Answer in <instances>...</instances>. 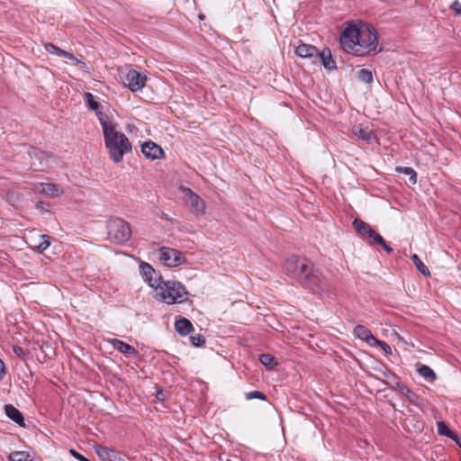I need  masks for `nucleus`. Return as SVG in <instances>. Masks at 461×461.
<instances>
[{
  "instance_id": "c9c22d12",
  "label": "nucleus",
  "mask_w": 461,
  "mask_h": 461,
  "mask_svg": "<svg viewBox=\"0 0 461 461\" xmlns=\"http://www.w3.org/2000/svg\"><path fill=\"white\" fill-rule=\"evenodd\" d=\"M246 399L247 400H252V399L266 400L267 397L262 392L251 391V392L246 393Z\"/></svg>"
},
{
  "instance_id": "5701e85b",
  "label": "nucleus",
  "mask_w": 461,
  "mask_h": 461,
  "mask_svg": "<svg viewBox=\"0 0 461 461\" xmlns=\"http://www.w3.org/2000/svg\"><path fill=\"white\" fill-rule=\"evenodd\" d=\"M112 345L113 346V348L115 349L119 350L120 352H122V354H124L128 357L129 356H136L138 354V351L133 347H131V345H129L122 340L113 339L112 340Z\"/></svg>"
},
{
  "instance_id": "b1692460",
  "label": "nucleus",
  "mask_w": 461,
  "mask_h": 461,
  "mask_svg": "<svg viewBox=\"0 0 461 461\" xmlns=\"http://www.w3.org/2000/svg\"><path fill=\"white\" fill-rule=\"evenodd\" d=\"M319 60L321 61L323 67L326 69H333L336 68V62L333 60L331 51L330 49H323L322 51H319Z\"/></svg>"
},
{
  "instance_id": "473e14b6",
  "label": "nucleus",
  "mask_w": 461,
  "mask_h": 461,
  "mask_svg": "<svg viewBox=\"0 0 461 461\" xmlns=\"http://www.w3.org/2000/svg\"><path fill=\"white\" fill-rule=\"evenodd\" d=\"M353 132L357 138L366 140H369L373 135L372 131L362 129L360 127H355Z\"/></svg>"
},
{
  "instance_id": "4468645a",
  "label": "nucleus",
  "mask_w": 461,
  "mask_h": 461,
  "mask_svg": "<svg viewBox=\"0 0 461 461\" xmlns=\"http://www.w3.org/2000/svg\"><path fill=\"white\" fill-rule=\"evenodd\" d=\"M141 152L147 158L152 160L159 159L164 156L161 147L151 140L146 141L141 145Z\"/></svg>"
},
{
  "instance_id": "c85d7f7f",
  "label": "nucleus",
  "mask_w": 461,
  "mask_h": 461,
  "mask_svg": "<svg viewBox=\"0 0 461 461\" xmlns=\"http://www.w3.org/2000/svg\"><path fill=\"white\" fill-rule=\"evenodd\" d=\"M396 171L409 176V179L411 184L414 185L417 183V173L413 168L409 167H397Z\"/></svg>"
},
{
  "instance_id": "f704fd0d",
  "label": "nucleus",
  "mask_w": 461,
  "mask_h": 461,
  "mask_svg": "<svg viewBox=\"0 0 461 461\" xmlns=\"http://www.w3.org/2000/svg\"><path fill=\"white\" fill-rule=\"evenodd\" d=\"M41 241L36 245L40 251H44L50 245V237L48 235H41Z\"/></svg>"
},
{
  "instance_id": "f03ea898",
  "label": "nucleus",
  "mask_w": 461,
  "mask_h": 461,
  "mask_svg": "<svg viewBox=\"0 0 461 461\" xmlns=\"http://www.w3.org/2000/svg\"><path fill=\"white\" fill-rule=\"evenodd\" d=\"M102 126L105 146L109 149L111 158L118 163L122 160L125 153L131 150V145L126 135L116 129L110 115L98 114Z\"/></svg>"
},
{
  "instance_id": "a18cd8bd",
  "label": "nucleus",
  "mask_w": 461,
  "mask_h": 461,
  "mask_svg": "<svg viewBox=\"0 0 461 461\" xmlns=\"http://www.w3.org/2000/svg\"><path fill=\"white\" fill-rule=\"evenodd\" d=\"M162 393H158V395H157V398H158L159 400H162Z\"/></svg>"
},
{
  "instance_id": "9b49d317",
  "label": "nucleus",
  "mask_w": 461,
  "mask_h": 461,
  "mask_svg": "<svg viewBox=\"0 0 461 461\" xmlns=\"http://www.w3.org/2000/svg\"><path fill=\"white\" fill-rule=\"evenodd\" d=\"M146 80V75L134 69L129 70L124 77V84L127 85L132 92L140 90L145 86Z\"/></svg>"
},
{
  "instance_id": "cd10ccee",
  "label": "nucleus",
  "mask_w": 461,
  "mask_h": 461,
  "mask_svg": "<svg viewBox=\"0 0 461 461\" xmlns=\"http://www.w3.org/2000/svg\"><path fill=\"white\" fill-rule=\"evenodd\" d=\"M418 373L420 376L429 381H434L437 377L435 372L426 365L420 366L418 368Z\"/></svg>"
},
{
  "instance_id": "dca6fc26",
  "label": "nucleus",
  "mask_w": 461,
  "mask_h": 461,
  "mask_svg": "<svg viewBox=\"0 0 461 461\" xmlns=\"http://www.w3.org/2000/svg\"><path fill=\"white\" fill-rule=\"evenodd\" d=\"M5 412L6 416L14 422L21 427H25L24 418L23 413L12 404L5 405Z\"/></svg>"
},
{
  "instance_id": "393cba45",
  "label": "nucleus",
  "mask_w": 461,
  "mask_h": 461,
  "mask_svg": "<svg viewBox=\"0 0 461 461\" xmlns=\"http://www.w3.org/2000/svg\"><path fill=\"white\" fill-rule=\"evenodd\" d=\"M84 99H85V102H86L88 109L95 111L97 117H98V114H100V113L103 115H108L106 113L99 110L100 104L95 100V96L92 93H90V92L85 93Z\"/></svg>"
},
{
  "instance_id": "423d86ee",
  "label": "nucleus",
  "mask_w": 461,
  "mask_h": 461,
  "mask_svg": "<svg viewBox=\"0 0 461 461\" xmlns=\"http://www.w3.org/2000/svg\"><path fill=\"white\" fill-rule=\"evenodd\" d=\"M311 263L303 258L290 257L284 264V270L292 278L300 283L307 268L311 267Z\"/></svg>"
},
{
  "instance_id": "7ed1b4c3",
  "label": "nucleus",
  "mask_w": 461,
  "mask_h": 461,
  "mask_svg": "<svg viewBox=\"0 0 461 461\" xmlns=\"http://www.w3.org/2000/svg\"><path fill=\"white\" fill-rule=\"evenodd\" d=\"M155 289L157 298L167 304L181 303L187 300L188 293L178 281H164L161 279Z\"/></svg>"
},
{
  "instance_id": "49530a36",
  "label": "nucleus",
  "mask_w": 461,
  "mask_h": 461,
  "mask_svg": "<svg viewBox=\"0 0 461 461\" xmlns=\"http://www.w3.org/2000/svg\"><path fill=\"white\" fill-rule=\"evenodd\" d=\"M162 393H158V395H157V398H158L159 400H162Z\"/></svg>"
},
{
  "instance_id": "9d476101",
  "label": "nucleus",
  "mask_w": 461,
  "mask_h": 461,
  "mask_svg": "<svg viewBox=\"0 0 461 461\" xmlns=\"http://www.w3.org/2000/svg\"><path fill=\"white\" fill-rule=\"evenodd\" d=\"M28 154L32 160V166L51 167L56 163L54 157L50 152L42 151L36 148H31Z\"/></svg>"
},
{
  "instance_id": "39448f33",
  "label": "nucleus",
  "mask_w": 461,
  "mask_h": 461,
  "mask_svg": "<svg viewBox=\"0 0 461 461\" xmlns=\"http://www.w3.org/2000/svg\"><path fill=\"white\" fill-rule=\"evenodd\" d=\"M107 234L109 240L116 244H123L131 236L130 224L122 218H112L107 222Z\"/></svg>"
},
{
  "instance_id": "ddd939ff",
  "label": "nucleus",
  "mask_w": 461,
  "mask_h": 461,
  "mask_svg": "<svg viewBox=\"0 0 461 461\" xmlns=\"http://www.w3.org/2000/svg\"><path fill=\"white\" fill-rule=\"evenodd\" d=\"M295 54L300 58L311 59L312 63L319 60L320 57L319 50L315 46L304 43L296 47Z\"/></svg>"
},
{
  "instance_id": "e433bc0d",
  "label": "nucleus",
  "mask_w": 461,
  "mask_h": 461,
  "mask_svg": "<svg viewBox=\"0 0 461 461\" xmlns=\"http://www.w3.org/2000/svg\"><path fill=\"white\" fill-rule=\"evenodd\" d=\"M190 340H191L192 344L195 347L203 346L205 342L204 337L201 334H196V335L191 336Z\"/></svg>"
},
{
  "instance_id": "a19ab883",
  "label": "nucleus",
  "mask_w": 461,
  "mask_h": 461,
  "mask_svg": "<svg viewBox=\"0 0 461 461\" xmlns=\"http://www.w3.org/2000/svg\"><path fill=\"white\" fill-rule=\"evenodd\" d=\"M5 363L0 359V380L5 376Z\"/></svg>"
},
{
  "instance_id": "6ab92c4d",
  "label": "nucleus",
  "mask_w": 461,
  "mask_h": 461,
  "mask_svg": "<svg viewBox=\"0 0 461 461\" xmlns=\"http://www.w3.org/2000/svg\"><path fill=\"white\" fill-rule=\"evenodd\" d=\"M354 334L356 335V337L366 341L370 345H373L374 341L376 339L373 336L370 330L364 325H357L354 329Z\"/></svg>"
},
{
  "instance_id": "2f4dec72",
  "label": "nucleus",
  "mask_w": 461,
  "mask_h": 461,
  "mask_svg": "<svg viewBox=\"0 0 461 461\" xmlns=\"http://www.w3.org/2000/svg\"><path fill=\"white\" fill-rule=\"evenodd\" d=\"M259 359L267 368H273L276 365L275 357L270 354H262Z\"/></svg>"
},
{
  "instance_id": "7c9ffc66",
  "label": "nucleus",
  "mask_w": 461,
  "mask_h": 461,
  "mask_svg": "<svg viewBox=\"0 0 461 461\" xmlns=\"http://www.w3.org/2000/svg\"><path fill=\"white\" fill-rule=\"evenodd\" d=\"M438 432L439 435L446 436L452 439L456 438V434L442 421L438 422Z\"/></svg>"
},
{
  "instance_id": "ea45409f",
  "label": "nucleus",
  "mask_w": 461,
  "mask_h": 461,
  "mask_svg": "<svg viewBox=\"0 0 461 461\" xmlns=\"http://www.w3.org/2000/svg\"><path fill=\"white\" fill-rule=\"evenodd\" d=\"M13 351L15 353L16 356H18L21 358H24L26 356L23 348L20 346H14Z\"/></svg>"
},
{
  "instance_id": "a211bd4d",
  "label": "nucleus",
  "mask_w": 461,
  "mask_h": 461,
  "mask_svg": "<svg viewBox=\"0 0 461 461\" xmlns=\"http://www.w3.org/2000/svg\"><path fill=\"white\" fill-rule=\"evenodd\" d=\"M95 452L104 461H114L118 457L117 451L101 445L95 447Z\"/></svg>"
},
{
  "instance_id": "c756f323",
  "label": "nucleus",
  "mask_w": 461,
  "mask_h": 461,
  "mask_svg": "<svg viewBox=\"0 0 461 461\" xmlns=\"http://www.w3.org/2000/svg\"><path fill=\"white\" fill-rule=\"evenodd\" d=\"M357 77L363 83L369 84L373 81V74L370 70L362 68L357 71Z\"/></svg>"
},
{
  "instance_id": "f257e3e1",
  "label": "nucleus",
  "mask_w": 461,
  "mask_h": 461,
  "mask_svg": "<svg viewBox=\"0 0 461 461\" xmlns=\"http://www.w3.org/2000/svg\"><path fill=\"white\" fill-rule=\"evenodd\" d=\"M378 37L375 29L364 23H348L340 35L344 51L356 56H365L375 51Z\"/></svg>"
},
{
  "instance_id": "72a5a7b5",
  "label": "nucleus",
  "mask_w": 461,
  "mask_h": 461,
  "mask_svg": "<svg viewBox=\"0 0 461 461\" xmlns=\"http://www.w3.org/2000/svg\"><path fill=\"white\" fill-rule=\"evenodd\" d=\"M44 48L49 53L52 55L61 57L62 54H64V50H61L59 47L50 42L45 43Z\"/></svg>"
},
{
  "instance_id": "4be33fe9",
  "label": "nucleus",
  "mask_w": 461,
  "mask_h": 461,
  "mask_svg": "<svg viewBox=\"0 0 461 461\" xmlns=\"http://www.w3.org/2000/svg\"><path fill=\"white\" fill-rule=\"evenodd\" d=\"M175 329L177 333H179L182 336H186L190 334L193 330V324L192 322L186 319V318H181L175 322Z\"/></svg>"
},
{
  "instance_id": "1a4fd4ad",
  "label": "nucleus",
  "mask_w": 461,
  "mask_h": 461,
  "mask_svg": "<svg viewBox=\"0 0 461 461\" xmlns=\"http://www.w3.org/2000/svg\"><path fill=\"white\" fill-rule=\"evenodd\" d=\"M181 190L185 194V203L191 212L196 214H203L205 212V203L200 196L188 187L181 186Z\"/></svg>"
},
{
  "instance_id": "c03bdc74",
  "label": "nucleus",
  "mask_w": 461,
  "mask_h": 461,
  "mask_svg": "<svg viewBox=\"0 0 461 461\" xmlns=\"http://www.w3.org/2000/svg\"><path fill=\"white\" fill-rule=\"evenodd\" d=\"M74 62H75L76 65H82L84 67H86V62H84L83 60L78 59L77 58H76V59H74Z\"/></svg>"
},
{
  "instance_id": "bb28decb",
  "label": "nucleus",
  "mask_w": 461,
  "mask_h": 461,
  "mask_svg": "<svg viewBox=\"0 0 461 461\" xmlns=\"http://www.w3.org/2000/svg\"><path fill=\"white\" fill-rule=\"evenodd\" d=\"M411 260L415 265L416 268L425 276H430V272L427 266L420 260L418 255L413 254L411 256Z\"/></svg>"
},
{
  "instance_id": "2eb2a0df",
  "label": "nucleus",
  "mask_w": 461,
  "mask_h": 461,
  "mask_svg": "<svg viewBox=\"0 0 461 461\" xmlns=\"http://www.w3.org/2000/svg\"><path fill=\"white\" fill-rule=\"evenodd\" d=\"M140 268L145 281L149 285V286L155 288L162 277L160 276L157 277L155 269L148 263L142 262L140 265Z\"/></svg>"
},
{
  "instance_id": "a878e982",
  "label": "nucleus",
  "mask_w": 461,
  "mask_h": 461,
  "mask_svg": "<svg viewBox=\"0 0 461 461\" xmlns=\"http://www.w3.org/2000/svg\"><path fill=\"white\" fill-rule=\"evenodd\" d=\"M10 461H32V457L26 451H13L8 456Z\"/></svg>"
},
{
  "instance_id": "79ce46f5",
  "label": "nucleus",
  "mask_w": 461,
  "mask_h": 461,
  "mask_svg": "<svg viewBox=\"0 0 461 461\" xmlns=\"http://www.w3.org/2000/svg\"><path fill=\"white\" fill-rule=\"evenodd\" d=\"M71 453L74 456H76L77 459H79L80 461H89L87 458H86L85 456H83L82 455L77 453L76 451L74 450H71Z\"/></svg>"
},
{
  "instance_id": "6e6552de",
  "label": "nucleus",
  "mask_w": 461,
  "mask_h": 461,
  "mask_svg": "<svg viewBox=\"0 0 461 461\" xmlns=\"http://www.w3.org/2000/svg\"><path fill=\"white\" fill-rule=\"evenodd\" d=\"M159 260L168 267H175L185 262L184 254L175 249L161 247L159 249Z\"/></svg>"
},
{
  "instance_id": "aec40b11",
  "label": "nucleus",
  "mask_w": 461,
  "mask_h": 461,
  "mask_svg": "<svg viewBox=\"0 0 461 461\" xmlns=\"http://www.w3.org/2000/svg\"><path fill=\"white\" fill-rule=\"evenodd\" d=\"M366 241L370 246H375V245L382 246L387 253L393 252V249L386 244L384 238L379 233L375 231L374 230H372L371 234L369 235V237L367 238V240Z\"/></svg>"
},
{
  "instance_id": "20e7f679",
  "label": "nucleus",
  "mask_w": 461,
  "mask_h": 461,
  "mask_svg": "<svg viewBox=\"0 0 461 461\" xmlns=\"http://www.w3.org/2000/svg\"><path fill=\"white\" fill-rule=\"evenodd\" d=\"M300 284L304 288L321 295L328 294L331 288L330 282L319 269L314 267L312 263H311V267L307 268L303 276Z\"/></svg>"
},
{
  "instance_id": "37998d69",
  "label": "nucleus",
  "mask_w": 461,
  "mask_h": 461,
  "mask_svg": "<svg viewBox=\"0 0 461 461\" xmlns=\"http://www.w3.org/2000/svg\"><path fill=\"white\" fill-rule=\"evenodd\" d=\"M61 57H65V58H67L68 59L73 60V61H74V59H76V57L72 53H70L68 51H66V50H64V54H62Z\"/></svg>"
},
{
  "instance_id": "412c9836",
  "label": "nucleus",
  "mask_w": 461,
  "mask_h": 461,
  "mask_svg": "<svg viewBox=\"0 0 461 461\" xmlns=\"http://www.w3.org/2000/svg\"><path fill=\"white\" fill-rule=\"evenodd\" d=\"M366 241L370 246H375V245L382 246L387 253L393 252V249L386 244L384 238L379 233L375 231L374 230H372L371 234L369 235V237L367 238V240Z\"/></svg>"
},
{
  "instance_id": "4c0bfd02",
  "label": "nucleus",
  "mask_w": 461,
  "mask_h": 461,
  "mask_svg": "<svg viewBox=\"0 0 461 461\" xmlns=\"http://www.w3.org/2000/svg\"><path fill=\"white\" fill-rule=\"evenodd\" d=\"M373 345L379 346L386 355H391L392 354L391 347L386 342H384V341H382V340H379V339H375V340L374 341Z\"/></svg>"
},
{
  "instance_id": "0eeeda50",
  "label": "nucleus",
  "mask_w": 461,
  "mask_h": 461,
  "mask_svg": "<svg viewBox=\"0 0 461 461\" xmlns=\"http://www.w3.org/2000/svg\"><path fill=\"white\" fill-rule=\"evenodd\" d=\"M384 376L387 378L385 384L393 390L398 392L406 397V399L412 404H417L419 397L413 393L409 387L400 381V378L393 373L386 372Z\"/></svg>"
},
{
  "instance_id": "58836bf2",
  "label": "nucleus",
  "mask_w": 461,
  "mask_h": 461,
  "mask_svg": "<svg viewBox=\"0 0 461 461\" xmlns=\"http://www.w3.org/2000/svg\"><path fill=\"white\" fill-rule=\"evenodd\" d=\"M450 8L456 15H461V4L457 0L451 4Z\"/></svg>"
},
{
  "instance_id": "f8f14e48",
  "label": "nucleus",
  "mask_w": 461,
  "mask_h": 461,
  "mask_svg": "<svg viewBox=\"0 0 461 461\" xmlns=\"http://www.w3.org/2000/svg\"><path fill=\"white\" fill-rule=\"evenodd\" d=\"M34 193L44 194L50 197H58L62 194V189L57 184L53 183H38L32 186Z\"/></svg>"
},
{
  "instance_id": "f3484780",
  "label": "nucleus",
  "mask_w": 461,
  "mask_h": 461,
  "mask_svg": "<svg viewBox=\"0 0 461 461\" xmlns=\"http://www.w3.org/2000/svg\"><path fill=\"white\" fill-rule=\"evenodd\" d=\"M352 224L355 230L361 237V239L366 240L373 230L371 226L360 219H355Z\"/></svg>"
}]
</instances>
